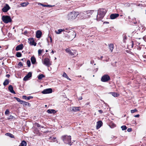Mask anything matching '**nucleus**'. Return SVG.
<instances>
[{
    "label": "nucleus",
    "mask_w": 146,
    "mask_h": 146,
    "mask_svg": "<svg viewBox=\"0 0 146 146\" xmlns=\"http://www.w3.org/2000/svg\"><path fill=\"white\" fill-rule=\"evenodd\" d=\"M107 10L104 9H99L97 13L98 15L97 16V20H99L102 19L104 17L106 13Z\"/></svg>",
    "instance_id": "f257e3e1"
},
{
    "label": "nucleus",
    "mask_w": 146,
    "mask_h": 146,
    "mask_svg": "<svg viewBox=\"0 0 146 146\" xmlns=\"http://www.w3.org/2000/svg\"><path fill=\"white\" fill-rule=\"evenodd\" d=\"M61 139L65 143L69 145H72L71 144V137L70 136L67 135H63L61 137Z\"/></svg>",
    "instance_id": "f03ea898"
},
{
    "label": "nucleus",
    "mask_w": 146,
    "mask_h": 146,
    "mask_svg": "<svg viewBox=\"0 0 146 146\" xmlns=\"http://www.w3.org/2000/svg\"><path fill=\"white\" fill-rule=\"evenodd\" d=\"M93 11L90 10L84 11L83 13H81L80 15L83 17V18L82 19H85L89 18Z\"/></svg>",
    "instance_id": "7ed1b4c3"
},
{
    "label": "nucleus",
    "mask_w": 146,
    "mask_h": 146,
    "mask_svg": "<svg viewBox=\"0 0 146 146\" xmlns=\"http://www.w3.org/2000/svg\"><path fill=\"white\" fill-rule=\"evenodd\" d=\"M78 15V13L75 12V11H72L68 14L67 18L69 20L74 19L77 17Z\"/></svg>",
    "instance_id": "20e7f679"
},
{
    "label": "nucleus",
    "mask_w": 146,
    "mask_h": 146,
    "mask_svg": "<svg viewBox=\"0 0 146 146\" xmlns=\"http://www.w3.org/2000/svg\"><path fill=\"white\" fill-rule=\"evenodd\" d=\"M3 21L5 23H7L12 21L11 17L8 16H3L2 17Z\"/></svg>",
    "instance_id": "39448f33"
},
{
    "label": "nucleus",
    "mask_w": 146,
    "mask_h": 146,
    "mask_svg": "<svg viewBox=\"0 0 146 146\" xmlns=\"http://www.w3.org/2000/svg\"><path fill=\"white\" fill-rule=\"evenodd\" d=\"M66 52L68 53L69 55L71 56H74L75 55L77 54L76 50H72V51L69 48H67L65 49Z\"/></svg>",
    "instance_id": "423d86ee"
},
{
    "label": "nucleus",
    "mask_w": 146,
    "mask_h": 146,
    "mask_svg": "<svg viewBox=\"0 0 146 146\" xmlns=\"http://www.w3.org/2000/svg\"><path fill=\"white\" fill-rule=\"evenodd\" d=\"M43 64L47 66H49L51 64V62L48 58H46L44 59Z\"/></svg>",
    "instance_id": "0eeeda50"
},
{
    "label": "nucleus",
    "mask_w": 146,
    "mask_h": 146,
    "mask_svg": "<svg viewBox=\"0 0 146 146\" xmlns=\"http://www.w3.org/2000/svg\"><path fill=\"white\" fill-rule=\"evenodd\" d=\"M110 79V77L108 75H105L102 77L101 80L103 82H106Z\"/></svg>",
    "instance_id": "6e6552de"
},
{
    "label": "nucleus",
    "mask_w": 146,
    "mask_h": 146,
    "mask_svg": "<svg viewBox=\"0 0 146 146\" xmlns=\"http://www.w3.org/2000/svg\"><path fill=\"white\" fill-rule=\"evenodd\" d=\"M52 92V90L51 88H48L44 90L42 92L43 94H47L51 93Z\"/></svg>",
    "instance_id": "1a4fd4ad"
},
{
    "label": "nucleus",
    "mask_w": 146,
    "mask_h": 146,
    "mask_svg": "<svg viewBox=\"0 0 146 146\" xmlns=\"http://www.w3.org/2000/svg\"><path fill=\"white\" fill-rule=\"evenodd\" d=\"M32 76V73L31 72H29L23 78V80L27 81L29 80V78L31 77Z\"/></svg>",
    "instance_id": "9d476101"
},
{
    "label": "nucleus",
    "mask_w": 146,
    "mask_h": 146,
    "mask_svg": "<svg viewBox=\"0 0 146 146\" xmlns=\"http://www.w3.org/2000/svg\"><path fill=\"white\" fill-rule=\"evenodd\" d=\"M10 9L8 4H6L5 6L2 9V11L4 12H6Z\"/></svg>",
    "instance_id": "9b49d317"
},
{
    "label": "nucleus",
    "mask_w": 146,
    "mask_h": 146,
    "mask_svg": "<svg viewBox=\"0 0 146 146\" xmlns=\"http://www.w3.org/2000/svg\"><path fill=\"white\" fill-rule=\"evenodd\" d=\"M29 43L31 45H34L35 46L36 43L35 42L33 38H30L29 39Z\"/></svg>",
    "instance_id": "f8f14e48"
},
{
    "label": "nucleus",
    "mask_w": 146,
    "mask_h": 146,
    "mask_svg": "<svg viewBox=\"0 0 146 146\" xmlns=\"http://www.w3.org/2000/svg\"><path fill=\"white\" fill-rule=\"evenodd\" d=\"M65 32H66L67 33L70 32L69 36H71V35H72V38H74L75 37V33L74 31H72L71 32H70L69 30L67 29V30H66Z\"/></svg>",
    "instance_id": "ddd939ff"
},
{
    "label": "nucleus",
    "mask_w": 146,
    "mask_h": 146,
    "mask_svg": "<svg viewBox=\"0 0 146 146\" xmlns=\"http://www.w3.org/2000/svg\"><path fill=\"white\" fill-rule=\"evenodd\" d=\"M119 15L117 13L112 14L110 15V18L111 19H116L119 17Z\"/></svg>",
    "instance_id": "4468645a"
},
{
    "label": "nucleus",
    "mask_w": 146,
    "mask_h": 146,
    "mask_svg": "<svg viewBox=\"0 0 146 146\" xmlns=\"http://www.w3.org/2000/svg\"><path fill=\"white\" fill-rule=\"evenodd\" d=\"M42 33L40 31H38L36 33V36L37 38H40L41 36Z\"/></svg>",
    "instance_id": "2eb2a0df"
},
{
    "label": "nucleus",
    "mask_w": 146,
    "mask_h": 146,
    "mask_svg": "<svg viewBox=\"0 0 146 146\" xmlns=\"http://www.w3.org/2000/svg\"><path fill=\"white\" fill-rule=\"evenodd\" d=\"M23 48V45L21 44L18 45L16 48L15 50L16 51H18L22 50Z\"/></svg>",
    "instance_id": "dca6fc26"
},
{
    "label": "nucleus",
    "mask_w": 146,
    "mask_h": 146,
    "mask_svg": "<svg viewBox=\"0 0 146 146\" xmlns=\"http://www.w3.org/2000/svg\"><path fill=\"white\" fill-rule=\"evenodd\" d=\"M102 122L101 121H99L97 122L96 128L98 129L102 125Z\"/></svg>",
    "instance_id": "f3484780"
},
{
    "label": "nucleus",
    "mask_w": 146,
    "mask_h": 146,
    "mask_svg": "<svg viewBox=\"0 0 146 146\" xmlns=\"http://www.w3.org/2000/svg\"><path fill=\"white\" fill-rule=\"evenodd\" d=\"M8 89L10 91V92L12 93H13L14 94H15V92L13 90V88L12 86L10 85L8 87Z\"/></svg>",
    "instance_id": "a211bd4d"
},
{
    "label": "nucleus",
    "mask_w": 146,
    "mask_h": 146,
    "mask_svg": "<svg viewBox=\"0 0 146 146\" xmlns=\"http://www.w3.org/2000/svg\"><path fill=\"white\" fill-rule=\"evenodd\" d=\"M108 48L111 52L113 51L114 48V45L112 43L110 44H108Z\"/></svg>",
    "instance_id": "6ab92c4d"
},
{
    "label": "nucleus",
    "mask_w": 146,
    "mask_h": 146,
    "mask_svg": "<svg viewBox=\"0 0 146 146\" xmlns=\"http://www.w3.org/2000/svg\"><path fill=\"white\" fill-rule=\"evenodd\" d=\"M80 108L76 107H72V110L74 112H76L80 110Z\"/></svg>",
    "instance_id": "aec40b11"
},
{
    "label": "nucleus",
    "mask_w": 146,
    "mask_h": 146,
    "mask_svg": "<svg viewBox=\"0 0 146 146\" xmlns=\"http://www.w3.org/2000/svg\"><path fill=\"white\" fill-rule=\"evenodd\" d=\"M47 112L49 114L53 113L54 114L56 113V111L53 109H49L47 110Z\"/></svg>",
    "instance_id": "412c9836"
},
{
    "label": "nucleus",
    "mask_w": 146,
    "mask_h": 146,
    "mask_svg": "<svg viewBox=\"0 0 146 146\" xmlns=\"http://www.w3.org/2000/svg\"><path fill=\"white\" fill-rule=\"evenodd\" d=\"M31 60L32 64H34L36 62V59L34 56L31 57Z\"/></svg>",
    "instance_id": "4be33fe9"
},
{
    "label": "nucleus",
    "mask_w": 146,
    "mask_h": 146,
    "mask_svg": "<svg viewBox=\"0 0 146 146\" xmlns=\"http://www.w3.org/2000/svg\"><path fill=\"white\" fill-rule=\"evenodd\" d=\"M50 139L52 140V141L56 142L57 143H58V142L57 140L56 139V138L55 137H50Z\"/></svg>",
    "instance_id": "5701e85b"
},
{
    "label": "nucleus",
    "mask_w": 146,
    "mask_h": 146,
    "mask_svg": "<svg viewBox=\"0 0 146 146\" xmlns=\"http://www.w3.org/2000/svg\"><path fill=\"white\" fill-rule=\"evenodd\" d=\"M5 135L9 136L11 138H13L14 137V136L13 134L9 133H6L5 134Z\"/></svg>",
    "instance_id": "b1692460"
},
{
    "label": "nucleus",
    "mask_w": 146,
    "mask_h": 146,
    "mask_svg": "<svg viewBox=\"0 0 146 146\" xmlns=\"http://www.w3.org/2000/svg\"><path fill=\"white\" fill-rule=\"evenodd\" d=\"M110 93L114 97H117L119 95V94L115 92H111Z\"/></svg>",
    "instance_id": "393cba45"
},
{
    "label": "nucleus",
    "mask_w": 146,
    "mask_h": 146,
    "mask_svg": "<svg viewBox=\"0 0 146 146\" xmlns=\"http://www.w3.org/2000/svg\"><path fill=\"white\" fill-rule=\"evenodd\" d=\"M27 142L25 141H22L21 143V145L19 146H26Z\"/></svg>",
    "instance_id": "a878e982"
},
{
    "label": "nucleus",
    "mask_w": 146,
    "mask_h": 146,
    "mask_svg": "<svg viewBox=\"0 0 146 146\" xmlns=\"http://www.w3.org/2000/svg\"><path fill=\"white\" fill-rule=\"evenodd\" d=\"M62 76L63 77L66 78L67 79L70 80H71L68 77L67 74L65 72H64L63 73Z\"/></svg>",
    "instance_id": "bb28decb"
},
{
    "label": "nucleus",
    "mask_w": 146,
    "mask_h": 146,
    "mask_svg": "<svg viewBox=\"0 0 146 146\" xmlns=\"http://www.w3.org/2000/svg\"><path fill=\"white\" fill-rule=\"evenodd\" d=\"M55 33L57 34H60L62 32V29H59L57 31H55Z\"/></svg>",
    "instance_id": "cd10ccee"
},
{
    "label": "nucleus",
    "mask_w": 146,
    "mask_h": 146,
    "mask_svg": "<svg viewBox=\"0 0 146 146\" xmlns=\"http://www.w3.org/2000/svg\"><path fill=\"white\" fill-rule=\"evenodd\" d=\"M9 81L8 80L6 79V80L4 82H3V84L4 86H5L8 85L9 83Z\"/></svg>",
    "instance_id": "c85d7f7f"
},
{
    "label": "nucleus",
    "mask_w": 146,
    "mask_h": 146,
    "mask_svg": "<svg viewBox=\"0 0 146 146\" xmlns=\"http://www.w3.org/2000/svg\"><path fill=\"white\" fill-rule=\"evenodd\" d=\"M45 76L43 74L39 75L38 76V78L39 80L41 79L42 78L44 77Z\"/></svg>",
    "instance_id": "c756f323"
},
{
    "label": "nucleus",
    "mask_w": 146,
    "mask_h": 146,
    "mask_svg": "<svg viewBox=\"0 0 146 146\" xmlns=\"http://www.w3.org/2000/svg\"><path fill=\"white\" fill-rule=\"evenodd\" d=\"M21 104H23L25 106H28L29 105V104L28 102L23 101V102L21 103Z\"/></svg>",
    "instance_id": "7c9ffc66"
},
{
    "label": "nucleus",
    "mask_w": 146,
    "mask_h": 146,
    "mask_svg": "<svg viewBox=\"0 0 146 146\" xmlns=\"http://www.w3.org/2000/svg\"><path fill=\"white\" fill-rule=\"evenodd\" d=\"M14 98L18 102H20L21 104L23 102V100H21L19 98L17 97H14Z\"/></svg>",
    "instance_id": "2f4dec72"
},
{
    "label": "nucleus",
    "mask_w": 146,
    "mask_h": 146,
    "mask_svg": "<svg viewBox=\"0 0 146 146\" xmlns=\"http://www.w3.org/2000/svg\"><path fill=\"white\" fill-rule=\"evenodd\" d=\"M29 3H23L21 4V5L22 7H25Z\"/></svg>",
    "instance_id": "473e14b6"
},
{
    "label": "nucleus",
    "mask_w": 146,
    "mask_h": 146,
    "mask_svg": "<svg viewBox=\"0 0 146 146\" xmlns=\"http://www.w3.org/2000/svg\"><path fill=\"white\" fill-rule=\"evenodd\" d=\"M16 56L18 57H19L21 56L22 54L21 52H18L16 54Z\"/></svg>",
    "instance_id": "72a5a7b5"
},
{
    "label": "nucleus",
    "mask_w": 146,
    "mask_h": 146,
    "mask_svg": "<svg viewBox=\"0 0 146 146\" xmlns=\"http://www.w3.org/2000/svg\"><path fill=\"white\" fill-rule=\"evenodd\" d=\"M121 128L122 130H124L127 129V127L125 125H123L121 127Z\"/></svg>",
    "instance_id": "f704fd0d"
},
{
    "label": "nucleus",
    "mask_w": 146,
    "mask_h": 146,
    "mask_svg": "<svg viewBox=\"0 0 146 146\" xmlns=\"http://www.w3.org/2000/svg\"><path fill=\"white\" fill-rule=\"evenodd\" d=\"M35 125L36 126L38 127H41L42 128H43V126L40 125L38 123H35Z\"/></svg>",
    "instance_id": "c9c22d12"
},
{
    "label": "nucleus",
    "mask_w": 146,
    "mask_h": 146,
    "mask_svg": "<svg viewBox=\"0 0 146 146\" xmlns=\"http://www.w3.org/2000/svg\"><path fill=\"white\" fill-rule=\"evenodd\" d=\"M28 67H29L31 66V62L29 60H28L27 62Z\"/></svg>",
    "instance_id": "e433bc0d"
},
{
    "label": "nucleus",
    "mask_w": 146,
    "mask_h": 146,
    "mask_svg": "<svg viewBox=\"0 0 146 146\" xmlns=\"http://www.w3.org/2000/svg\"><path fill=\"white\" fill-rule=\"evenodd\" d=\"M13 118H14V117L11 115L7 119L9 120L12 119Z\"/></svg>",
    "instance_id": "4c0bfd02"
},
{
    "label": "nucleus",
    "mask_w": 146,
    "mask_h": 146,
    "mask_svg": "<svg viewBox=\"0 0 146 146\" xmlns=\"http://www.w3.org/2000/svg\"><path fill=\"white\" fill-rule=\"evenodd\" d=\"M137 111V110H136V109H135L133 110H131V113H133L134 112Z\"/></svg>",
    "instance_id": "58836bf2"
},
{
    "label": "nucleus",
    "mask_w": 146,
    "mask_h": 146,
    "mask_svg": "<svg viewBox=\"0 0 146 146\" xmlns=\"http://www.w3.org/2000/svg\"><path fill=\"white\" fill-rule=\"evenodd\" d=\"M9 111L8 110H7L5 112V115L8 114L9 113Z\"/></svg>",
    "instance_id": "ea45409f"
},
{
    "label": "nucleus",
    "mask_w": 146,
    "mask_h": 146,
    "mask_svg": "<svg viewBox=\"0 0 146 146\" xmlns=\"http://www.w3.org/2000/svg\"><path fill=\"white\" fill-rule=\"evenodd\" d=\"M42 50L40 49H39L38 50V54L39 55H40L42 52Z\"/></svg>",
    "instance_id": "a19ab883"
},
{
    "label": "nucleus",
    "mask_w": 146,
    "mask_h": 146,
    "mask_svg": "<svg viewBox=\"0 0 146 146\" xmlns=\"http://www.w3.org/2000/svg\"><path fill=\"white\" fill-rule=\"evenodd\" d=\"M33 98V97L32 96H29L27 97V100H29L30 99L32 98Z\"/></svg>",
    "instance_id": "79ce46f5"
},
{
    "label": "nucleus",
    "mask_w": 146,
    "mask_h": 146,
    "mask_svg": "<svg viewBox=\"0 0 146 146\" xmlns=\"http://www.w3.org/2000/svg\"><path fill=\"white\" fill-rule=\"evenodd\" d=\"M127 131L128 132H130L132 131V129L131 128H129L127 129Z\"/></svg>",
    "instance_id": "37998d69"
},
{
    "label": "nucleus",
    "mask_w": 146,
    "mask_h": 146,
    "mask_svg": "<svg viewBox=\"0 0 146 146\" xmlns=\"http://www.w3.org/2000/svg\"><path fill=\"white\" fill-rule=\"evenodd\" d=\"M22 98L24 99H27V97L25 96H22Z\"/></svg>",
    "instance_id": "c03bdc74"
},
{
    "label": "nucleus",
    "mask_w": 146,
    "mask_h": 146,
    "mask_svg": "<svg viewBox=\"0 0 146 146\" xmlns=\"http://www.w3.org/2000/svg\"><path fill=\"white\" fill-rule=\"evenodd\" d=\"M28 31H25L23 33V34L25 35H27V34L28 33Z\"/></svg>",
    "instance_id": "a18cd8bd"
},
{
    "label": "nucleus",
    "mask_w": 146,
    "mask_h": 146,
    "mask_svg": "<svg viewBox=\"0 0 146 146\" xmlns=\"http://www.w3.org/2000/svg\"><path fill=\"white\" fill-rule=\"evenodd\" d=\"M131 47L133 48V45H134L133 42V41H131Z\"/></svg>",
    "instance_id": "49530a36"
},
{
    "label": "nucleus",
    "mask_w": 146,
    "mask_h": 146,
    "mask_svg": "<svg viewBox=\"0 0 146 146\" xmlns=\"http://www.w3.org/2000/svg\"><path fill=\"white\" fill-rule=\"evenodd\" d=\"M98 111L99 113L101 114L103 112V111L102 110H99Z\"/></svg>",
    "instance_id": "de8ad7c7"
},
{
    "label": "nucleus",
    "mask_w": 146,
    "mask_h": 146,
    "mask_svg": "<svg viewBox=\"0 0 146 146\" xmlns=\"http://www.w3.org/2000/svg\"><path fill=\"white\" fill-rule=\"evenodd\" d=\"M19 65L20 66H23V64L21 62H20L19 63Z\"/></svg>",
    "instance_id": "09e8293b"
},
{
    "label": "nucleus",
    "mask_w": 146,
    "mask_h": 146,
    "mask_svg": "<svg viewBox=\"0 0 146 146\" xmlns=\"http://www.w3.org/2000/svg\"><path fill=\"white\" fill-rule=\"evenodd\" d=\"M127 37L126 36H123V41H125V40H126V39Z\"/></svg>",
    "instance_id": "8fccbe9b"
},
{
    "label": "nucleus",
    "mask_w": 146,
    "mask_h": 146,
    "mask_svg": "<svg viewBox=\"0 0 146 146\" xmlns=\"http://www.w3.org/2000/svg\"><path fill=\"white\" fill-rule=\"evenodd\" d=\"M94 62V60H92L90 61V63L91 64H93Z\"/></svg>",
    "instance_id": "3c124183"
},
{
    "label": "nucleus",
    "mask_w": 146,
    "mask_h": 146,
    "mask_svg": "<svg viewBox=\"0 0 146 146\" xmlns=\"http://www.w3.org/2000/svg\"><path fill=\"white\" fill-rule=\"evenodd\" d=\"M115 125L114 124H112V127H110L111 128H113V127H115Z\"/></svg>",
    "instance_id": "603ef678"
},
{
    "label": "nucleus",
    "mask_w": 146,
    "mask_h": 146,
    "mask_svg": "<svg viewBox=\"0 0 146 146\" xmlns=\"http://www.w3.org/2000/svg\"><path fill=\"white\" fill-rule=\"evenodd\" d=\"M66 30H67V29H62V31H64L65 32V31H66Z\"/></svg>",
    "instance_id": "864d4df0"
},
{
    "label": "nucleus",
    "mask_w": 146,
    "mask_h": 146,
    "mask_svg": "<svg viewBox=\"0 0 146 146\" xmlns=\"http://www.w3.org/2000/svg\"><path fill=\"white\" fill-rule=\"evenodd\" d=\"M139 114H137L134 116V117H139Z\"/></svg>",
    "instance_id": "5fc2aeb1"
},
{
    "label": "nucleus",
    "mask_w": 146,
    "mask_h": 146,
    "mask_svg": "<svg viewBox=\"0 0 146 146\" xmlns=\"http://www.w3.org/2000/svg\"><path fill=\"white\" fill-rule=\"evenodd\" d=\"M52 6L50 5H47V7H51Z\"/></svg>",
    "instance_id": "6e6d98bb"
},
{
    "label": "nucleus",
    "mask_w": 146,
    "mask_h": 146,
    "mask_svg": "<svg viewBox=\"0 0 146 146\" xmlns=\"http://www.w3.org/2000/svg\"><path fill=\"white\" fill-rule=\"evenodd\" d=\"M42 6L44 7H47V5H46L43 4V5H42Z\"/></svg>",
    "instance_id": "4d7b16f0"
},
{
    "label": "nucleus",
    "mask_w": 146,
    "mask_h": 146,
    "mask_svg": "<svg viewBox=\"0 0 146 146\" xmlns=\"http://www.w3.org/2000/svg\"><path fill=\"white\" fill-rule=\"evenodd\" d=\"M6 76L7 77V78H9V77L10 76V75L9 74H7L6 75Z\"/></svg>",
    "instance_id": "13d9d810"
},
{
    "label": "nucleus",
    "mask_w": 146,
    "mask_h": 146,
    "mask_svg": "<svg viewBox=\"0 0 146 146\" xmlns=\"http://www.w3.org/2000/svg\"><path fill=\"white\" fill-rule=\"evenodd\" d=\"M49 37L50 39V42H52V38L50 36H49Z\"/></svg>",
    "instance_id": "bf43d9fd"
},
{
    "label": "nucleus",
    "mask_w": 146,
    "mask_h": 146,
    "mask_svg": "<svg viewBox=\"0 0 146 146\" xmlns=\"http://www.w3.org/2000/svg\"><path fill=\"white\" fill-rule=\"evenodd\" d=\"M82 97H80L79 98V100H81L82 99Z\"/></svg>",
    "instance_id": "052dcab7"
},
{
    "label": "nucleus",
    "mask_w": 146,
    "mask_h": 146,
    "mask_svg": "<svg viewBox=\"0 0 146 146\" xmlns=\"http://www.w3.org/2000/svg\"><path fill=\"white\" fill-rule=\"evenodd\" d=\"M103 57V56H101L100 57V59H101V60L102 59V58Z\"/></svg>",
    "instance_id": "680f3d73"
},
{
    "label": "nucleus",
    "mask_w": 146,
    "mask_h": 146,
    "mask_svg": "<svg viewBox=\"0 0 146 146\" xmlns=\"http://www.w3.org/2000/svg\"><path fill=\"white\" fill-rule=\"evenodd\" d=\"M38 5H42H42H43V4H42V3H38Z\"/></svg>",
    "instance_id": "e2e57ef3"
},
{
    "label": "nucleus",
    "mask_w": 146,
    "mask_h": 146,
    "mask_svg": "<svg viewBox=\"0 0 146 146\" xmlns=\"http://www.w3.org/2000/svg\"><path fill=\"white\" fill-rule=\"evenodd\" d=\"M24 58H23L21 59V60L22 61H23L24 60Z\"/></svg>",
    "instance_id": "0e129e2a"
},
{
    "label": "nucleus",
    "mask_w": 146,
    "mask_h": 146,
    "mask_svg": "<svg viewBox=\"0 0 146 146\" xmlns=\"http://www.w3.org/2000/svg\"><path fill=\"white\" fill-rule=\"evenodd\" d=\"M52 52L53 53H54V51H53L52 50Z\"/></svg>",
    "instance_id": "69168bd1"
},
{
    "label": "nucleus",
    "mask_w": 146,
    "mask_h": 146,
    "mask_svg": "<svg viewBox=\"0 0 146 146\" xmlns=\"http://www.w3.org/2000/svg\"><path fill=\"white\" fill-rule=\"evenodd\" d=\"M46 52H48V50H46Z\"/></svg>",
    "instance_id": "338daca9"
},
{
    "label": "nucleus",
    "mask_w": 146,
    "mask_h": 146,
    "mask_svg": "<svg viewBox=\"0 0 146 146\" xmlns=\"http://www.w3.org/2000/svg\"><path fill=\"white\" fill-rule=\"evenodd\" d=\"M79 76L80 77H81V76Z\"/></svg>",
    "instance_id": "774afa93"
}]
</instances>
